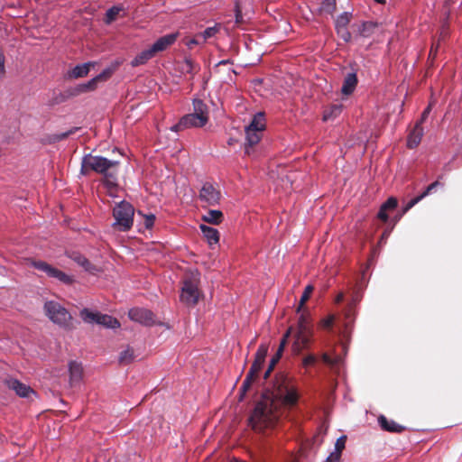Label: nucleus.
<instances>
[{
    "label": "nucleus",
    "mask_w": 462,
    "mask_h": 462,
    "mask_svg": "<svg viewBox=\"0 0 462 462\" xmlns=\"http://www.w3.org/2000/svg\"><path fill=\"white\" fill-rule=\"evenodd\" d=\"M120 162L108 160L102 156L85 155L81 162V173L88 174L93 171L104 176V184L107 189L117 187V175Z\"/></svg>",
    "instance_id": "1"
},
{
    "label": "nucleus",
    "mask_w": 462,
    "mask_h": 462,
    "mask_svg": "<svg viewBox=\"0 0 462 462\" xmlns=\"http://www.w3.org/2000/svg\"><path fill=\"white\" fill-rule=\"evenodd\" d=\"M273 400H264L256 403L250 418L249 423L255 431L262 432L265 429L274 426L278 414L273 411Z\"/></svg>",
    "instance_id": "2"
},
{
    "label": "nucleus",
    "mask_w": 462,
    "mask_h": 462,
    "mask_svg": "<svg viewBox=\"0 0 462 462\" xmlns=\"http://www.w3.org/2000/svg\"><path fill=\"white\" fill-rule=\"evenodd\" d=\"M273 388V398L281 401L282 404L286 406H294L298 402V390L293 384L291 379L286 374H276Z\"/></svg>",
    "instance_id": "3"
},
{
    "label": "nucleus",
    "mask_w": 462,
    "mask_h": 462,
    "mask_svg": "<svg viewBox=\"0 0 462 462\" xmlns=\"http://www.w3.org/2000/svg\"><path fill=\"white\" fill-rule=\"evenodd\" d=\"M134 208L129 202L123 200L116 204L113 209L114 228L121 232L130 230L134 223Z\"/></svg>",
    "instance_id": "4"
},
{
    "label": "nucleus",
    "mask_w": 462,
    "mask_h": 462,
    "mask_svg": "<svg viewBox=\"0 0 462 462\" xmlns=\"http://www.w3.org/2000/svg\"><path fill=\"white\" fill-rule=\"evenodd\" d=\"M199 279L195 276L185 277L181 288L180 301L188 307L195 306L199 300Z\"/></svg>",
    "instance_id": "5"
},
{
    "label": "nucleus",
    "mask_w": 462,
    "mask_h": 462,
    "mask_svg": "<svg viewBox=\"0 0 462 462\" xmlns=\"http://www.w3.org/2000/svg\"><path fill=\"white\" fill-rule=\"evenodd\" d=\"M80 317L86 323H96L108 328H117L120 327V322L117 319L107 314L90 311L88 309H83L80 311Z\"/></svg>",
    "instance_id": "6"
},
{
    "label": "nucleus",
    "mask_w": 462,
    "mask_h": 462,
    "mask_svg": "<svg viewBox=\"0 0 462 462\" xmlns=\"http://www.w3.org/2000/svg\"><path fill=\"white\" fill-rule=\"evenodd\" d=\"M199 199L205 206H215L219 203L221 193L212 183L205 182L199 190Z\"/></svg>",
    "instance_id": "7"
},
{
    "label": "nucleus",
    "mask_w": 462,
    "mask_h": 462,
    "mask_svg": "<svg viewBox=\"0 0 462 462\" xmlns=\"http://www.w3.org/2000/svg\"><path fill=\"white\" fill-rule=\"evenodd\" d=\"M206 124L205 118L191 113L182 116L179 123L171 127V130L179 132L190 127H202Z\"/></svg>",
    "instance_id": "8"
},
{
    "label": "nucleus",
    "mask_w": 462,
    "mask_h": 462,
    "mask_svg": "<svg viewBox=\"0 0 462 462\" xmlns=\"http://www.w3.org/2000/svg\"><path fill=\"white\" fill-rule=\"evenodd\" d=\"M131 320L145 326H152L155 323L153 313L146 309L134 308L128 312Z\"/></svg>",
    "instance_id": "9"
},
{
    "label": "nucleus",
    "mask_w": 462,
    "mask_h": 462,
    "mask_svg": "<svg viewBox=\"0 0 462 462\" xmlns=\"http://www.w3.org/2000/svg\"><path fill=\"white\" fill-rule=\"evenodd\" d=\"M5 385L15 392L22 398H29L30 394H35L32 388L15 378H8L5 381Z\"/></svg>",
    "instance_id": "10"
},
{
    "label": "nucleus",
    "mask_w": 462,
    "mask_h": 462,
    "mask_svg": "<svg viewBox=\"0 0 462 462\" xmlns=\"http://www.w3.org/2000/svg\"><path fill=\"white\" fill-rule=\"evenodd\" d=\"M313 332L311 330L297 331L295 334V340L293 348L296 354H300L303 349L310 346Z\"/></svg>",
    "instance_id": "11"
},
{
    "label": "nucleus",
    "mask_w": 462,
    "mask_h": 462,
    "mask_svg": "<svg viewBox=\"0 0 462 462\" xmlns=\"http://www.w3.org/2000/svg\"><path fill=\"white\" fill-rule=\"evenodd\" d=\"M178 33H170L159 38L150 48L156 55V53L161 52L168 49L177 40Z\"/></svg>",
    "instance_id": "12"
},
{
    "label": "nucleus",
    "mask_w": 462,
    "mask_h": 462,
    "mask_svg": "<svg viewBox=\"0 0 462 462\" xmlns=\"http://www.w3.org/2000/svg\"><path fill=\"white\" fill-rule=\"evenodd\" d=\"M69 386L75 387L78 385L82 378L83 367L80 363L77 361H70L69 364Z\"/></svg>",
    "instance_id": "13"
},
{
    "label": "nucleus",
    "mask_w": 462,
    "mask_h": 462,
    "mask_svg": "<svg viewBox=\"0 0 462 462\" xmlns=\"http://www.w3.org/2000/svg\"><path fill=\"white\" fill-rule=\"evenodd\" d=\"M262 136L263 131L245 129V152L247 155L251 154V149L260 142Z\"/></svg>",
    "instance_id": "14"
},
{
    "label": "nucleus",
    "mask_w": 462,
    "mask_h": 462,
    "mask_svg": "<svg viewBox=\"0 0 462 462\" xmlns=\"http://www.w3.org/2000/svg\"><path fill=\"white\" fill-rule=\"evenodd\" d=\"M398 206V200L394 197H390L380 207L377 213V218L383 222H387L389 217L388 212L394 210Z\"/></svg>",
    "instance_id": "15"
},
{
    "label": "nucleus",
    "mask_w": 462,
    "mask_h": 462,
    "mask_svg": "<svg viewBox=\"0 0 462 462\" xmlns=\"http://www.w3.org/2000/svg\"><path fill=\"white\" fill-rule=\"evenodd\" d=\"M378 423L380 427L388 432L392 433H402L405 430V427L402 425H400L396 421L393 420H388L385 416L380 415L378 418Z\"/></svg>",
    "instance_id": "16"
},
{
    "label": "nucleus",
    "mask_w": 462,
    "mask_h": 462,
    "mask_svg": "<svg viewBox=\"0 0 462 462\" xmlns=\"http://www.w3.org/2000/svg\"><path fill=\"white\" fill-rule=\"evenodd\" d=\"M423 135V128L420 125V122H417L414 125L413 129L411 131V133L408 135L407 139V146L410 149L416 148L422 138Z\"/></svg>",
    "instance_id": "17"
},
{
    "label": "nucleus",
    "mask_w": 462,
    "mask_h": 462,
    "mask_svg": "<svg viewBox=\"0 0 462 462\" xmlns=\"http://www.w3.org/2000/svg\"><path fill=\"white\" fill-rule=\"evenodd\" d=\"M358 83L356 72H351L346 75L341 88V92L345 96L351 95Z\"/></svg>",
    "instance_id": "18"
},
{
    "label": "nucleus",
    "mask_w": 462,
    "mask_h": 462,
    "mask_svg": "<svg viewBox=\"0 0 462 462\" xmlns=\"http://www.w3.org/2000/svg\"><path fill=\"white\" fill-rule=\"evenodd\" d=\"M66 255L71 258L74 262L82 266L88 272L94 273L97 270L96 266H94L86 257H84L79 253H66Z\"/></svg>",
    "instance_id": "19"
},
{
    "label": "nucleus",
    "mask_w": 462,
    "mask_h": 462,
    "mask_svg": "<svg viewBox=\"0 0 462 462\" xmlns=\"http://www.w3.org/2000/svg\"><path fill=\"white\" fill-rule=\"evenodd\" d=\"M199 227L204 237L210 245H217L218 243L219 232L217 231V229L206 226L204 224H201Z\"/></svg>",
    "instance_id": "20"
},
{
    "label": "nucleus",
    "mask_w": 462,
    "mask_h": 462,
    "mask_svg": "<svg viewBox=\"0 0 462 462\" xmlns=\"http://www.w3.org/2000/svg\"><path fill=\"white\" fill-rule=\"evenodd\" d=\"M95 66V62H86L83 64L77 65L69 73V77L72 79H79L87 76L92 67Z\"/></svg>",
    "instance_id": "21"
},
{
    "label": "nucleus",
    "mask_w": 462,
    "mask_h": 462,
    "mask_svg": "<svg viewBox=\"0 0 462 462\" xmlns=\"http://www.w3.org/2000/svg\"><path fill=\"white\" fill-rule=\"evenodd\" d=\"M201 218L206 223L219 225L224 219V215L220 210L210 209L207 211L206 214L202 215Z\"/></svg>",
    "instance_id": "22"
},
{
    "label": "nucleus",
    "mask_w": 462,
    "mask_h": 462,
    "mask_svg": "<svg viewBox=\"0 0 462 462\" xmlns=\"http://www.w3.org/2000/svg\"><path fill=\"white\" fill-rule=\"evenodd\" d=\"M200 69V67L198 63L194 62V60L190 58L186 57L183 62L180 64V70L182 73L189 74L191 78L195 74H197Z\"/></svg>",
    "instance_id": "23"
},
{
    "label": "nucleus",
    "mask_w": 462,
    "mask_h": 462,
    "mask_svg": "<svg viewBox=\"0 0 462 462\" xmlns=\"http://www.w3.org/2000/svg\"><path fill=\"white\" fill-rule=\"evenodd\" d=\"M154 56H155V54L153 53V51H152L151 48H149L147 50H144L142 52H140L139 54H137L134 57V59L132 60L131 66L132 67H137V66H140V65H143L148 60L152 59Z\"/></svg>",
    "instance_id": "24"
},
{
    "label": "nucleus",
    "mask_w": 462,
    "mask_h": 462,
    "mask_svg": "<svg viewBox=\"0 0 462 462\" xmlns=\"http://www.w3.org/2000/svg\"><path fill=\"white\" fill-rule=\"evenodd\" d=\"M245 129H253L256 131H264L265 129V117L263 112H259L254 116L250 124L245 127Z\"/></svg>",
    "instance_id": "25"
},
{
    "label": "nucleus",
    "mask_w": 462,
    "mask_h": 462,
    "mask_svg": "<svg viewBox=\"0 0 462 462\" xmlns=\"http://www.w3.org/2000/svg\"><path fill=\"white\" fill-rule=\"evenodd\" d=\"M32 264L37 270L44 272L48 276L58 278V269L51 267L47 263L43 261H34L32 263Z\"/></svg>",
    "instance_id": "26"
},
{
    "label": "nucleus",
    "mask_w": 462,
    "mask_h": 462,
    "mask_svg": "<svg viewBox=\"0 0 462 462\" xmlns=\"http://www.w3.org/2000/svg\"><path fill=\"white\" fill-rule=\"evenodd\" d=\"M193 110L192 114H197L199 116L205 118L206 123L208 122V108L201 99L193 100Z\"/></svg>",
    "instance_id": "27"
},
{
    "label": "nucleus",
    "mask_w": 462,
    "mask_h": 462,
    "mask_svg": "<svg viewBox=\"0 0 462 462\" xmlns=\"http://www.w3.org/2000/svg\"><path fill=\"white\" fill-rule=\"evenodd\" d=\"M125 11V7L123 5H114L109 8L105 15L104 22L106 24H111L115 22L120 15L121 12Z\"/></svg>",
    "instance_id": "28"
},
{
    "label": "nucleus",
    "mask_w": 462,
    "mask_h": 462,
    "mask_svg": "<svg viewBox=\"0 0 462 462\" xmlns=\"http://www.w3.org/2000/svg\"><path fill=\"white\" fill-rule=\"evenodd\" d=\"M46 316L53 322L58 323V303L54 300L46 301L44 304Z\"/></svg>",
    "instance_id": "29"
},
{
    "label": "nucleus",
    "mask_w": 462,
    "mask_h": 462,
    "mask_svg": "<svg viewBox=\"0 0 462 462\" xmlns=\"http://www.w3.org/2000/svg\"><path fill=\"white\" fill-rule=\"evenodd\" d=\"M268 353V346L266 344H261L255 353L254 360L252 365H255L257 367H263L265 358Z\"/></svg>",
    "instance_id": "30"
},
{
    "label": "nucleus",
    "mask_w": 462,
    "mask_h": 462,
    "mask_svg": "<svg viewBox=\"0 0 462 462\" xmlns=\"http://www.w3.org/2000/svg\"><path fill=\"white\" fill-rule=\"evenodd\" d=\"M60 327H64L66 328H74L73 319L69 312L64 309L60 307Z\"/></svg>",
    "instance_id": "31"
},
{
    "label": "nucleus",
    "mask_w": 462,
    "mask_h": 462,
    "mask_svg": "<svg viewBox=\"0 0 462 462\" xmlns=\"http://www.w3.org/2000/svg\"><path fill=\"white\" fill-rule=\"evenodd\" d=\"M378 27V23L374 22H365L363 23L358 29V32L361 36L368 38L374 34L375 29Z\"/></svg>",
    "instance_id": "32"
},
{
    "label": "nucleus",
    "mask_w": 462,
    "mask_h": 462,
    "mask_svg": "<svg viewBox=\"0 0 462 462\" xmlns=\"http://www.w3.org/2000/svg\"><path fill=\"white\" fill-rule=\"evenodd\" d=\"M222 24L216 23L212 27H208L205 31L199 33V37L202 38V42H206L208 39L214 37L221 30Z\"/></svg>",
    "instance_id": "33"
},
{
    "label": "nucleus",
    "mask_w": 462,
    "mask_h": 462,
    "mask_svg": "<svg viewBox=\"0 0 462 462\" xmlns=\"http://www.w3.org/2000/svg\"><path fill=\"white\" fill-rule=\"evenodd\" d=\"M346 436L343 435L339 437L335 443V450L331 453L335 457L341 458L342 451L346 448Z\"/></svg>",
    "instance_id": "34"
},
{
    "label": "nucleus",
    "mask_w": 462,
    "mask_h": 462,
    "mask_svg": "<svg viewBox=\"0 0 462 462\" xmlns=\"http://www.w3.org/2000/svg\"><path fill=\"white\" fill-rule=\"evenodd\" d=\"M134 360V352L131 348H127L122 351L118 357V362L120 365H128Z\"/></svg>",
    "instance_id": "35"
},
{
    "label": "nucleus",
    "mask_w": 462,
    "mask_h": 462,
    "mask_svg": "<svg viewBox=\"0 0 462 462\" xmlns=\"http://www.w3.org/2000/svg\"><path fill=\"white\" fill-rule=\"evenodd\" d=\"M342 105H333L330 106L329 110H326L323 115V120L328 121L332 117L337 116L342 111Z\"/></svg>",
    "instance_id": "36"
},
{
    "label": "nucleus",
    "mask_w": 462,
    "mask_h": 462,
    "mask_svg": "<svg viewBox=\"0 0 462 462\" xmlns=\"http://www.w3.org/2000/svg\"><path fill=\"white\" fill-rule=\"evenodd\" d=\"M313 291H314V287L312 285H308L305 287L304 291L300 297L299 306L297 308V312H300L301 310V309L303 308V306L305 305V303L308 301L310 295L312 294Z\"/></svg>",
    "instance_id": "37"
},
{
    "label": "nucleus",
    "mask_w": 462,
    "mask_h": 462,
    "mask_svg": "<svg viewBox=\"0 0 462 462\" xmlns=\"http://www.w3.org/2000/svg\"><path fill=\"white\" fill-rule=\"evenodd\" d=\"M319 9L322 13L332 14L336 10V0H323Z\"/></svg>",
    "instance_id": "38"
},
{
    "label": "nucleus",
    "mask_w": 462,
    "mask_h": 462,
    "mask_svg": "<svg viewBox=\"0 0 462 462\" xmlns=\"http://www.w3.org/2000/svg\"><path fill=\"white\" fill-rule=\"evenodd\" d=\"M117 66H118V64L115 65V66H111L109 68H106L100 74L96 76L97 78V79L99 80V82L106 81L108 79H110L111 76L116 71Z\"/></svg>",
    "instance_id": "39"
},
{
    "label": "nucleus",
    "mask_w": 462,
    "mask_h": 462,
    "mask_svg": "<svg viewBox=\"0 0 462 462\" xmlns=\"http://www.w3.org/2000/svg\"><path fill=\"white\" fill-rule=\"evenodd\" d=\"M350 22V14L348 13L342 14L336 21L337 29H344Z\"/></svg>",
    "instance_id": "40"
},
{
    "label": "nucleus",
    "mask_w": 462,
    "mask_h": 462,
    "mask_svg": "<svg viewBox=\"0 0 462 462\" xmlns=\"http://www.w3.org/2000/svg\"><path fill=\"white\" fill-rule=\"evenodd\" d=\"M235 23L237 27L242 25L245 23L244 16L242 14V9L240 7V5L238 2H236L235 4Z\"/></svg>",
    "instance_id": "41"
},
{
    "label": "nucleus",
    "mask_w": 462,
    "mask_h": 462,
    "mask_svg": "<svg viewBox=\"0 0 462 462\" xmlns=\"http://www.w3.org/2000/svg\"><path fill=\"white\" fill-rule=\"evenodd\" d=\"M305 330H311V328L310 327L307 318L301 314L298 320V328L297 331H303Z\"/></svg>",
    "instance_id": "42"
},
{
    "label": "nucleus",
    "mask_w": 462,
    "mask_h": 462,
    "mask_svg": "<svg viewBox=\"0 0 462 462\" xmlns=\"http://www.w3.org/2000/svg\"><path fill=\"white\" fill-rule=\"evenodd\" d=\"M334 321H335V316L329 315L320 321V326L324 329H330L333 326Z\"/></svg>",
    "instance_id": "43"
},
{
    "label": "nucleus",
    "mask_w": 462,
    "mask_h": 462,
    "mask_svg": "<svg viewBox=\"0 0 462 462\" xmlns=\"http://www.w3.org/2000/svg\"><path fill=\"white\" fill-rule=\"evenodd\" d=\"M317 361H318L317 356L315 355L310 354L302 359V365L304 367H309V366L314 365L317 363Z\"/></svg>",
    "instance_id": "44"
},
{
    "label": "nucleus",
    "mask_w": 462,
    "mask_h": 462,
    "mask_svg": "<svg viewBox=\"0 0 462 462\" xmlns=\"http://www.w3.org/2000/svg\"><path fill=\"white\" fill-rule=\"evenodd\" d=\"M440 186H442V184L439 180L432 182L421 193V197H423V198L427 197L428 195L431 194L434 189H436L438 187H440Z\"/></svg>",
    "instance_id": "45"
},
{
    "label": "nucleus",
    "mask_w": 462,
    "mask_h": 462,
    "mask_svg": "<svg viewBox=\"0 0 462 462\" xmlns=\"http://www.w3.org/2000/svg\"><path fill=\"white\" fill-rule=\"evenodd\" d=\"M261 370L262 369L257 367L255 365H252L247 374H246V377L255 381V379L258 377V374Z\"/></svg>",
    "instance_id": "46"
},
{
    "label": "nucleus",
    "mask_w": 462,
    "mask_h": 462,
    "mask_svg": "<svg viewBox=\"0 0 462 462\" xmlns=\"http://www.w3.org/2000/svg\"><path fill=\"white\" fill-rule=\"evenodd\" d=\"M254 382V380L245 376V378L241 385V388H240L242 396H244L245 394V393L250 389V387Z\"/></svg>",
    "instance_id": "47"
},
{
    "label": "nucleus",
    "mask_w": 462,
    "mask_h": 462,
    "mask_svg": "<svg viewBox=\"0 0 462 462\" xmlns=\"http://www.w3.org/2000/svg\"><path fill=\"white\" fill-rule=\"evenodd\" d=\"M422 199H424L423 197H421V194L412 199H411L407 204L406 206L403 208V210H402V213H406L407 211H409L411 208H413L417 203H419Z\"/></svg>",
    "instance_id": "48"
},
{
    "label": "nucleus",
    "mask_w": 462,
    "mask_h": 462,
    "mask_svg": "<svg viewBox=\"0 0 462 462\" xmlns=\"http://www.w3.org/2000/svg\"><path fill=\"white\" fill-rule=\"evenodd\" d=\"M422 199H424L423 197H421V194L412 199H411L407 204L406 206L403 208V210H402V213H406L407 211H409L411 208H413L417 203H419Z\"/></svg>",
    "instance_id": "49"
},
{
    "label": "nucleus",
    "mask_w": 462,
    "mask_h": 462,
    "mask_svg": "<svg viewBox=\"0 0 462 462\" xmlns=\"http://www.w3.org/2000/svg\"><path fill=\"white\" fill-rule=\"evenodd\" d=\"M205 43L204 42H202V38L201 37H199V33H197L192 39L189 40L187 42H186V45L191 49L194 45H199V44H203Z\"/></svg>",
    "instance_id": "50"
},
{
    "label": "nucleus",
    "mask_w": 462,
    "mask_h": 462,
    "mask_svg": "<svg viewBox=\"0 0 462 462\" xmlns=\"http://www.w3.org/2000/svg\"><path fill=\"white\" fill-rule=\"evenodd\" d=\"M60 282H62L66 284H71L74 282V278L73 276L66 274L65 273L60 271Z\"/></svg>",
    "instance_id": "51"
},
{
    "label": "nucleus",
    "mask_w": 462,
    "mask_h": 462,
    "mask_svg": "<svg viewBox=\"0 0 462 462\" xmlns=\"http://www.w3.org/2000/svg\"><path fill=\"white\" fill-rule=\"evenodd\" d=\"M88 92V87L86 86V83H83V84H79L71 92V95H79L81 93H87Z\"/></svg>",
    "instance_id": "52"
},
{
    "label": "nucleus",
    "mask_w": 462,
    "mask_h": 462,
    "mask_svg": "<svg viewBox=\"0 0 462 462\" xmlns=\"http://www.w3.org/2000/svg\"><path fill=\"white\" fill-rule=\"evenodd\" d=\"M98 83H99V80L97 79V77H95L92 79H90L89 81H88L86 83V86L88 87V91L90 92V91L95 90L97 88Z\"/></svg>",
    "instance_id": "53"
},
{
    "label": "nucleus",
    "mask_w": 462,
    "mask_h": 462,
    "mask_svg": "<svg viewBox=\"0 0 462 462\" xmlns=\"http://www.w3.org/2000/svg\"><path fill=\"white\" fill-rule=\"evenodd\" d=\"M155 221L154 215H149L145 217L144 226L146 228H152Z\"/></svg>",
    "instance_id": "54"
},
{
    "label": "nucleus",
    "mask_w": 462,
    "mask_h": 462,
    "mask_svg": "<svg viewBox=\"0 0 462 462\" xmlns=\"http://www.w3.org/2000/svg\"><path fill=\"white\" fill-rule=\"evenodd\" d=\"M281 358H282V356L275 353V355L272 357L268 367H270L271 369H274L275 365L278 364V362L280 361Z\"/></svg>",
    "instance_id": "55"
},
{
    "label": "nucleus",
    "mask_w": 462,
    "mask_h": 462,
    "mask_svg": "<svg viewBox=\"0 0 462 462\" xmlns=\"http://www.w3.org/2000/svg\"><path fill=\"white\" fill-rule=\"evenodd\" d=\"M5 56L3 52L0 51V79H2L5 75Z\"/></svg>",
    "instance_id": "56"
},
{
    "label": "nucleus",
    "mask_w": 462,
    "mask_h": 462,
    "mask_svg": "<svg viewBox=\"0 0 462 462\" xmlns=\"http://www.w3.org/2000/svg\"><path fill=\"white\" fill-rule=\"evenodd\" d=\"M338 33H341V37L346 41L348 42L351 38L350 32L346 29H339L337 30Z\"/></svg>",
    "instance_id": "57"
},
{
    "label": "nucleus",
    "mask_w": 462,
    "mask_h": 462,
    "mask_svg": "<svg viewBox=\"0 0 462 462\" xmlns=\"http://www.w3.org/2000/svg\"><path fill=\"white\" fill-rule=\"evenodd\" d=\"M321 357L322 361L327 365H332L336 364V361L332 359L327 353H324Z\"/></svg>",
    "instance_id": "58"
},
{
    "label": "nucleus",
    "mask_w": 462,
    "mask_h": 462,
    "mask_svg": "<svg viewBox=\"0 0 462 462\" xmlns=\"http://www.w3.org/2000/svg\"><path fill=\"white\" fill-rule=\"evenodd\" d=\"M286 345H287V343L285 342V340H281L279 347L276 351V354H279L280 356H282V354H283Z\"/></svg>",
    "instance_id": "59"
},
{
    "label": "nucleus",
    "mask_w": 462,
    "mask_h": 462,
    "mask_svg": "<svg viewBox=\"0 0 462 462\" xmlns=\"http://www.w3.org/2000/svg\"><path fill=\"white\" fill-rule=\"evenodd\" d=\"M430 112V106H428L424 111L422 112L421 118H420V124L427 118L428 115Z\"/></svg>",
    "instance_id": "60"
},
{
    "label": "nucleus",
    "mask_w": 462,
    "mask_h": 462,
    "mask_svg": "<svg viewBox=\"0 0 462 462\" xmlns=\"http://www.w3.org/2000/svg\"><path fill=\"white\" fill-rule=\"evenodd\" d=\"M340 459L337 457H335L334 455L330 454L327 459L325 460V462H339Z\"/></svg>",
    "instance_id": "61"
},
{
    "label": "nucleus",
    "mask_w": 462,
    "mask_h": 462,
    "mask_svg": "<svg viewBox=\"0 0 462 462\" xmlns=\"http://www.w3.org/2000/svg\"><path fill=\"white\" fill-rule=\"evenodd\" d=\"M343 300H344V293H343V292H339V293L336 296V298H335V302H336L337 304H339V303H341V302L343 301Z\"/></svg>",
    "instance_id": "62"
},
{
    "label": "nucleus",
    "mask_w": 462,
    "mask_h": 462,
    "mask_svg": "<svg viewBox=\"0 0 462 462\" xmlns=\"http://www.w3.org/2000/svg\"><path fill=\"white\" fill-rule=\"evenodd\" d=\"M72 133H74V130H70V131L60 134V140L67 138Z\"/></svg>",
    "instance_id": "63"
},
{
    "label": "nucleus",
    "mask_w": 462,
    "mask_h": 462,
    "mask_svg": "<svg viewBox=\"0 0 462 462\" xmlns=\"http://www.w3.org/2000/svg\"><path fill=\"white\" fill-rule=\"evenodd\" d=\"M291 328H290L286 333L283 335L282 338L281 340H285L286 343H288V338L291 335Z\"/></svg>",
    "instance_id": "64"
}]
</instances>
